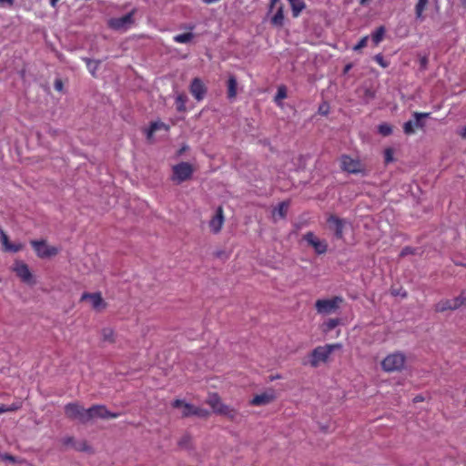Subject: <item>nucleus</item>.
Segmentation results:
<instances>
[{
    "mask_svg": "<svg viewBox=\"0 0 466 466\" xmlns=\"http://www.w3.org/2000/svg\"><path fill=\"white\" fill-rule=\"evenodd\" d=\"M206 403L212 408L216 414L224 416L231 421L238 422L241 419L238 411L236 409L224 404L218 393H210Z\"/></svg>",
    "mask_w": 466,
    "mask_h": 466,
    "instance_id": "obj_1",
    "label": "nucleus"
},
{
    "mask_svg": "<svg viewBox=\"0 0 466 466\" xmlns=\"http://www.w3.org/2000/svg\"><path fill=\"white\" fill-rule=\"evenodd\" d=\"M339 344H328L314 349L310 356V365L314 368L318 367L320 362H326L334 349H339Z\"/></svg>",
    "mask_w": 466,
    "mask_h": 466,
    "instance_id": "obj_2",
    "label": "nucleus"
},
{
    "mask_svg": "<svg viewBox=\"0 0 466 466\" xmlns=\"http://www.w3.org/2000/svg\"><path fill=\"white\" fill-rule=\"evenodd\" d=\"M173 408H182V417L197 416L199 418H208L209 411L208 410L196 407L190 403H187L182 400H175L172 402Z\"/></svg>",
    "mask_w": 466,
    "mask_h": 466,
    "instance_id": "obj_3",
    "label": "nucleus"
},
{
    "mask_svg": "<svg viewBox=\"0 0 466 466\" xmlns=\"http://www.w3.org/2000/svg\"><path fill=\"white\" fill-rule=\"evenodd\" d=\"M65 415L72 420H77L81 424H87V413L78 402H70L65 406Z\"/></svg>",
    "mask_w": 466,
    "mask_h": 466,
    "instance_id": "obj_4",
    "label": "nucleus"
},
{
    "mask_svg": "<svg viewBox=\"0 0 466 466\" xmlns=\"http://www.w3.org/2000/svg\"><path fill=\"white\" fill-rule=\"evenodd\" d=\"M173 175L171 179L176 184H181L191 178L194 168L188 162H180L172 167Z\"/></svg>",
    "mask_w": 466,
    "mask_h": 466,
    "instance_id": "obj_5",
    "label": "nucleus"
},
{
    "mask_svg": "<svg viewBox=\"0 0 466 466\" xmlns=\"http://www.w3.org/2000/svg\"><path fill=\"white\" fill-rule=\"evenodd\" d=\"M406 358L402 353L396 352L387 356L381 362L382 369L387 372L400 370L405 364Z\"/></svg>",
    "mask_w": 466,
    "mask_h": 466,
    "instance_id": "obj_6",
    "label": "nucleus"
},
{
    "mask_svg": "<svg viewBox=\"0 0 466 466\" xmlns=\"http://www.w3.org/2000/svg\"><path fill=\"white\" fill-rule=\"evenodd\" d=\"M86 413L87 423L91 422L95 419H116L119 416V413L111 412L105 405H93L86 409Z\"/></svg>",
    "mask_w": 466,
    "mask_h": 466,
    "instance_id": "obj_7",
    "label": "nucleus"
},
{
    "mask_svg": "<svg viewBox=\"0 0 466 466\" xmlns=\"http://www.w3.org/2000/svg\"><path fill=\"white\" fill-rule=\"evenodd\" d=\"M430 116V113H413V120H409L403 125V131L406 135L415 133L416 128H423L425 126L424 119Z\"/></svg>",
    "mask_w": 466,
    "mask_h": 466,
    "instance_id": "obj_8",
    "label": "nucleus"
},
{
    "mask_svg": "<svg viewBox=\"0 0 466 466\" xmlns=\"http://www.w3.org/2000/svg\"><path fill=\"white\" fill-rule=\"evenodd\" d=\"M340 167L343 171L350 174H360L364 172V167L359 159H354L348 155H342L340 157Z\"/></svg>",
    "mask_w": 466,
    "mask_h": 466,
    "instance_id": "obj_9",
    "label": "nucleus"
},
{
    "mask_svg": "<svg viewBox=\"0 0 466 466\" xmlns=\"http://www.w3.org/2000/svg\"><path fill=\"white\" fill-rule=\"evenodd\" d=\"M342 302L340 297H334L330 299H318L315 303V308L319 313L330 314L339 308Z\"/></svg>",
    "mask_w": 466,
    "mask_h": 466,
    "instance_id": "obj_10",
    "label": "nucleus"
},
{
    "mask_svg": "<svg viewBox=\"0 0 466 466\" xmlns=\"http://www.w3.org/2000/svg\"><path fill=\"white\" fill-rule=\"evenodd\" d=\"M13 270L24 283L28 285L35 283L28 266L24 261L16 260L13 266Z\"/></svg>",
    "mask_w": 466,
    "mask_h": 466,
    "instance_id": "obj_11",
    "label": "nucleus"
},
{
    "mask_svg": "<svg viewBox=\"0 0 466 466\" xmlns=\"http://www.w3.org/2000/svg\"><path fill=\"white\" fill-rule=\"evenodd\" d=\"M80 301H88L91 308L98 312L104 310L107 306L100 292H85L82 294Z\"/></svg>",
    "mask_w": 466,
    "mask_h": 466,
    "instance_id": "obj_12",
    "label": "nucleus"
},
{
    "mask_svg": "<svg viewBox=\"0 0 466 466\" xmlns=\"http://www.w3.org/2000/svg\"><path fill=\"white\" fill-rule=\"evenodd\" d=\"M30 244L34 248L39 258H45L55 256L58 250L55 247H48L45 240H31Z\"/></svg>",
    "mask_w": 466,
    "mask_h": 466,
    "instance_id": "obj_13",
    "label": "nucleus"
},
{
    "mask_svg": "<svg viewBox=\"0 0 466 466\" xmlns=\"http://www.w3.org/2000/svg\"><path fill=\"white\" fill-rule=\"evenodd\" d=\"M135 11H131L121 17L111 18L108 21V25L115 30H125L134 24Z\"/></svg>",
    "mask_w": 466,
    "mask_h": 466,
    "instance_id": "obj_14",
    "label": "nucleus"
},
{
    "mask_svg": "<svg viewBox=\"0 0 466 466\" xmlns=\"http://www.w3.org/2000/svg\"><path fill=\"white\" fill-rule=\"evenodd\" d=\"M303 239L305 241H307V243L311 246L316 253L318 254H324L327 249H328V245L326 243V241L324 240H320L319 238H318L315 234L311 231L306 233L304 236H303Z\"/></svg>",
    "mask_w": 466,
    "mask_h": 466,
    "instance_id": "obj_15",
    "label": "nucleus"
},
{
    "mask_svg": "<svg viewBox=\"0 0 466 466\" xmlns=\"http://www.w3.org/2000/svg\"><path fill=\"white\" fill-rule=\"evenodd\" d=\"M189 91L196 100L201 101L204 99L208 89L200 78L195 77L191 81Z\"/></svg>",
    "mask_w": 466,
    "mask_h": 466,
    "instance_id": "obj_16",
    "label": "nucleus"
},
{
    "mask_svg": "<svg viewBox=\"0 0 466 466\" xmlns=\"http://www.w3.org/2000/svg\"><path fill=\"white\" fill-rule=\"evenodd\" d=\"M327 223L329 225V229L333 231L335 237L339 239H341L343 238V228L345 226V220L339 218L335 215H330L327 219Z\"/></svg>",
    "mask_w": 466,
    "mask_h": 466,
    "instance_id": "obj_17",
    "label": "nucleus"
},
{
    "mask_svg": "<svg viewBox=\"0 0 466 466\" xmlns=\"http://www.w3.org/2000/svg\"><path fill=\"white\" fill-rule=\"evenodd\" d=\"M224 222L223 209L219 207L217 209L216 215L212 218L209 222V227L212 232L218 233L222 228Z\"/></svg>",
    "mask_w": 466,
    "mask_h": 466,
    "instance_id": "obj_18",
    "label": "nucleus"
},
{
    "mask_svg": "<svg viewBox=\"0 0 466 466\" xmlns=\"http://www.w3.org/2000/svg\"><path fill=\"white\" fill-rule=\"evenodd\" d=\"M274 400L273 394L262 393L256 395L250 401V405L253 406H263L270 403Z\"/></svg>",
    "mask_w": 466,
    "mask_h": 466,
    "instance_id": "obj_19",
    "label": "nucleus"
},
{
    "mask_svg": "<svg viewBox=\"0 0 466 466\" xmlns=\"http://www.w3.org/2000/svg\"><path fill=\"white\" fill-rule=\"evenodd\" d=\"M238 81L235 76L230 75L228 80V97L235 98L237 96Z\"/></svg>",
    "mask_w": 466,
    "mask_h": 466,
    "instance_id": "obj_20",
    "label": "nucleus"
},
{
    "mask_svg": "<svg viewBox=\"0 0 466 466\" xmlns=\"http://www.w3.org/2000/svg\"><path fill=\"white\" fill-rule=\"evenodd\" d=\"M434 310L442 313L446 310H455V309L453 308L451 299H441L434 305Z\"/></svg>",
    "mask_w": 466,
    "mask_h": 466,
    "instance_id": "obj_21",
    "label": "nucleus"
},
{
    "mask_svg": "<svg viewBox=\"0 0 466 466\" xmlns=\"http://www.w3.org/2000/svg\"><path fill=\"white\" fill-rule=\"evenodd\" d=\"M271 24L275 26L281 27L284 25V7L279 5L276 14L271 18Z\"/></svg>",
    "mask_w": 466,
    "mask_h": 466,
    "instance_id": "obj_22",
    "label": "nucleus"
},
{
    "mask_svg": "<svg viewBox=\"0 0 466 466\" xmlns=\"http://www.w3.org/2000/svg\"><path fill=\"white\" fill-rule=\"evenodd\" d=\"M292 15L294 17H298L301 11L306 7L304 0H289Z\"/></svg>",
    "mask_w": 466,
    "mask_h": 466,
    "instance_id": "obj_23",
    "label": "nucleus"
},
{
    "mask_svg": "<svg viewBox=\"0 0 466 466\" xmlns=\"http://www.w3.org/2000/svg\"><path fill=\"white\" fill-rule=\"evenodd\" d=\"M167 127L163 122H152L149 128L147 131V139H151L154 133H156L157 130L165 129L167 130Z\"/></svg>",
    "mask_w": 466,
    "mask_h": 466,
    "instance_id": "obj_24",
    "label": "nucleus"
},
{
    "mask_svg": "<svg viewBox=\"0 0 466 466\" xmlns=\"http://www.w3.org/2000/svg\"><path fill=\"white\" fill-rule=\"evenodd\" d=\"M187 101V96L186 94L181 93L177 96L176 106H177V110L178 112H185L187 110V107H186Z\"/></svg>",
    "mask_w": 466,
    "mask_h": 466,
    "instance_id": "obj_25",
    "label": "nucleus"
},
{
    "mask_svg": "<svg viewBox=\"0 0 466 466\" xmlns=\"http://www.w3.org/2000/svg\"><path fill=\"white\" fill-rule=\"evenodd\" d=\"M453 308L458 309L461 306L466 305V289L461 290L460 295L451 299Z\"/></svg>",
    "mask_w": 466,
    "mask_h": 466,
    "instance_id": "obj_26",
    "label": "nucleus"
},
{
    "mask_svg": "<svg viewBox=\"0 0 466 466\" xmlns=\"http://www.w3.org/2000/svg\"><path fill=\"white\" fill-rule=\"evenodd\" d=\"M385 35V27L380 26L376 29L374 33L371 35V39L375 45H378L382 39Z\"/></svg>",
    "mask_w": 466,
    "mask_h": 466,
    "instance_id": "obj_27",
    "label": "nucleus"
},
{
    "mask_svg": "<svg viewBox=\"0 0 466 466\" xmlns=\"http://www.w3.org/2000/svg\"><path fill=\"white\" fill-rule=\"evenodd\" d=\"M429 0H419L415 6V14L418 19H422V13L426 8Z\"/></svg>",
    "mask_w": 466,
    "mask_h": 466,
    "instance_id": "obj_28",
    "label": "nucleus"
},
{
    "mask_svg": "<svg viewBox=\"0 0 466 466\" xmlns=\"http://www.w3.org/2000/svg\"><path fill=\"white\" fill-rule=\"evenodd\" d=\"M84 61L86 64V66L89 70V72L92 74V76H95L96 71L97 70L100 61L99 60H93L90 58H84Z\"/></svg>",
    "mask_w": 466,
    "mask_h": 466,
    "instance_id": "obj_29",
    "label": "nucleus"
},
{
    "mask_svg": "<svg viewBox=\"0 0 466 466\" xmlns=\"http://www.w3.org/2000/svg\"><path fill=\"white\" fill-rule=\"evenodd\" d=\"M288 208H289V204L287 202H285V201L280 202L278 205V208H275L274 215H278L281 218H285L286 214H287Z\"/></svg>",
    "mask_w": 466,
    "mask_h": 466,
    "instance_id": "obj_30",
    "label": "nucleus"
},
{
    "mask_svg": "<svg viewBox=\"0 0 466 466\" xmlns=\"http://www.w3.org/2000/svg\"><path fill=\"white\" fill-rule=\"evenodd\" d=\"M104 341L113 343L115 341V333L111 328H104L101 331Z\"/></svg>",
    "mask_w": 466,
    "mask_h": 466,
    "instance_id": "obj_31",
    "label": "nucleus"
},
{
    "mask_svg": "<svg viewBox=\"0 0 466 466\" xmlns=\"http://www.w3.org/2000/svg\"><path fill=\"white\" fill-rule=\"evenodd\" d=\"M194 35L192 33H184L177 35L174 37V40L177 43H188L193 39Z\"/></svg>",
    "mask_w": 466,
    "mask_h": 466,
    "instance_id": "obj_32",
    "label": "nucleus"
},
{
    "mask_svg": "<svg viewBox=\"0 0 466 466\" xmlns=\"http://www.w3.org/2000/svg\"><path fill=\"white\" fill-rule=\"evenodd\" d=\"M287 97V88L285 86H280L279 88H278V91H277V94L275 96V102L277 104H279L280 101L284 98Z\"/></svg>",
    "mask_w": 466,
    "mask_h": 466,
    "instance_id": "obj_33",
    "label": "nucleus"
},
{
    "mask_svg": "<svg viewBox=\"0 0 466 466\" xmlns=\"http://www.w3.org/2000/svg\"><path fill=\"white\" fill-rule=\"evenodd\" d=\"M379 133L384 137L390 136L392 133V127L389 124H381L378 127Z\"/></svg>",
    "mask_w": 466,
    "mask_h": 466,
    "instance_id": "obj_34",
    "label": "nucleus"
},
{
    "mask_svg": "<svg viewBox=\"0 0 466 466\" xmlns=\"http://www.w3.org/2000/svg\"><path fill=\"white\" fill-rule=\"evenodd\" d=\"M418 56H419V63H420V70L425 71L428 68V65H429V56L428 55H424V56L418 55Z\"/></svg>",
    "mask_w": 466,
    "mask_h": 466,
    "instance_id": "obj_35",
    "label": "nucleus"
},
{
    "mask_svg": "<svg viewBox=\"0 0 466 466\" xmlns=\"http://www.w3.org/2000/svg\"><path fill=\"white\" fill-rule=\"evenodd\" d=\"M376 96L375 91L370 88H365L363 99L366 103H369L370 100L374 99Z\"/></svg>",
    "mask_w": 466,
    "mask_h": 466,
    "instance_id": "obj_36",
    "label": "nucleus"
},
{
    "mask_svg": "<svg viewBox=\"0 0 466 466\" xmlns=\"http://www.w3.org/2000/svg\"><path fill=\"white\" fill-rule=\"evenodd\" d=\"M393 154H394V151H393L392 148L389 147V148L385 149V151H384V160H385L386 164H388L390 162H392L394 160Z\"/></svg>",
    "mask_w": 466,
    "mask_h": 466,
    "instance_id": "obj_37",
    "label": "nucleus"
},
{
    "mask_svg": "<svg viewBox=\"0 0 466 466\" xmlns=\"http://www.w3.org/2000/svg\"><path fill=\"white\" fill-rule=\"evenodd\" d=\"M326 331H330L333 329H335L339 325V319H330L326 323Z\"/></svg>",
    "mask_w": 466,
    "mask_h": 466,
    "instance_id": "obj_38",
    "label": "nucleus"
},
{
    "mask_svg": "<svg viewBox=\"0 0 466 466\" xmlns=\"http://www.w3.org/2000/svg\"><path fill=\"white\" fill-rule=\"evenodd\" d=\"M62 443L66 446V447H72V448H75L76 444V440L74 439V437H71V436H67V437H65L63 440H62Z\"/></svg>",
    "mask_w": 466,
    "mask_h": 466,
    "instance_id": "obj_39",
    "label": "nucleus"
},
{
    "mask_svg": "<svg viewBox=\"0 0 466 466\" xmlns=\"http://www.w3.org/2000/svg\"><path fill=\"white\" fill-rule=\"evenodd\" d=\"M369 36H363L359 43L353 47V50L359 51L367 46Z\"/></svg>",
    "mask_w": 466,
    "mask_h": 466,
    "instance_id": "obj_40",
    "label": "nucleus"
},
{
    "mask_svg": "<svg viewBox=\"0 0 466 466\" xmlns=\"http://www.w3.org/2000/svg\"><path fill=\"white\" fill-rule=\"evenodd\" d=\"M375 61L381 66L383 68H386L389 66V63L385 61L383 56L381 54H378L374 56Z\"/></svg>",
    "mask_w": 466,
    "mask_h": 466,
    "instance_id": "obj_41",
    "label": "nucleus"
},
{
    "mask_svg": "<svg viewBox=\"0 0 466 466\" xmlns=\"http://www.w3.org/2000/svg\"><path fill=\"white\" fill-rule=\"evenodd\" d=\"M0 235H1V241L4 246V248H5V250H6L7 246L11 244L9 242V238L3 229H0Z\"/></svg>",
    "mask_w": 466,
    "mask_h": 466,
    "instance_id": "obj_42",
    "label": "nucleus"
},
{
    "mask_svg": "<svg viewBox=\"0 0 466 466\" xmlns=\"http://www.w3.org/2000/svg\"><path fill=\"white\" fill-rule=\"evenodd\" d=\"M23 248L22 244H10L7 246L6 251L18 252Z\"/></svg>",
    "mask_w": 466,
    "mask_h": 466,
    "instance_id": "obj_43",
    "label": "nucleus"
},
{
    "mask_svg": "<svg viewBox=\"0 0 466 466\" xmlns=\"http://www.w3.org/2000/svg\"><path fill=\"white\" fill-rule=\"evenodd\" d=\"M415 253V249L413 248H410V247H405L404 248H402V250L400 251V257H405V256H408V255H412Z\"/></svg>",
    "mask_w": 466,
    "mask_h": 466,
    "instance_id": "obj_44",
    "label": "nucleus"
},
{
    "mask_svg": "<svg viewBox=\"0 0 466 466\" xmlns=\"http://www.w3.org/2000/svg\"><path fill=\"white\" fill-rule=\"evenodd\" d=\"M87 448H88V446H87L86 442V441H81V442H79V443H77V442H76V446H75V448H74V449H75L76 451H86V450H87Z\"/></svg>",
    "mask_w": 466,
    "mask_h": 466,
    "instance_id": "obj_45",
    "label": "nucleus"
},
{
    "mask_svg": "<svg viewBox=\"0 0 466 466\" xmlns=\"http://www.w3.org/2000/svg\"><path fill=\"white\" fill-rule=\"evenodd\" d=\"M63 82L61 79L57 78L56 79L55 83H54V86H55V89L61 92L63 90Z\"/></svg>",
    "mask_w": 466,
    "mask_h": 466,
    "instance_id": "obj_46",
    "label": "nucleus"
},
{
    "mask_svg": "<svg viewBox=\"0 0 466 466\" xmlns=\"http://www.w3.org/2000/svg\"><path fill=\"white\" fill-rule=\"evenodd\" d=\"M328 111H329V106L328 105H321L319 107V114L321 115H327L328 114Z\"/></svg>",
    "mask_w": 466,
    "mask_h": 466,
    "instance_id": "obj_47",
    "label": "nucleus"
},
{
    "mask_svg": "<svg viewBox=\"0 0 466 466\" xmlns=\"http://www.w3.org/2000/svg\"><path fill=\"white\" fill-rule=\"evenodd\" d=\"M214 256L218 258H227V254L224 250H218L214 253Z\"/></svg>",
    "mask_w": 466,
    "mask_h": 466,
    "instance_id": "obj_48",
    "label": "nucleus"
},
{
    "mask_svg": "<svg viewBox=\"0 0 466 466\" xmlns=\"http://www.w3.org/2000/svg\"><path fill=\"white\" fill-rule=\"evenodd\" d=\"M15 3V0H0V5H8L9 6H12Z\"/></svg>",
    "mask_w": 466,
    "mask_h": 466,
    "instance_id": "obj_49",
    "label": "nucleus"
},
{
    "mask_svg": "<svg viewBox=\"0 0 466 466\" xmlns=\"http://www.w3.org/2000/svg\"><path fill=\"white\" fill-rule=\"evenodd\" d=\"M4 460L9 461H12V462L15 461V458L13 455H10V454H5L4 456Z\"/></svg>",
    "mask_w": 466,
    "mask_h": 466,
    "instance_id": "obj_50",
    "label": "nucleus"
},
{
    "mask_svg": "<svg viewBox=\"0 0 466 466\" xmlns=\"http://www.w3.org/2000/svg\"><path fill=\"white\" fill-rule=\"evenodd\" d=\"M352 68V64H347L345 66H344V69H343V74H347L349 73V71Z\"/></svg>",
    "mask_w": 466,
    "mask_h": 466,
    "instance_id": "obj_51",
    "label": "nucleus"
},
{
    "mask_svg": "<svg viewBox=\"0 0 466 466\" xmlns=\"http://www.w3.org/2000/svg\"><path fill=\"white\" fill-rule=\"evenodd\" d=\"M188 149V147L187 146H183L177 152V154L180 156L182 155L184 152H186L187 150Z\"/></svg>",
    "mask_w": 466,
    "mask_h": 466,
    "instance_id": "obj_52",
    "label": "nucleus"
},
{
    "mask_svg": "<svg viewBox=\"0 0 466 466\" xmlns=\"http://www.w3.org/2000/svg\"><path fill=\"white\" fill-rule=\"evenodd\" d=\"M460 135L461 136V137L465 138L466 137V126L461 130L460 132Z\"/></svg>",
    "mask_w": 466,
    "mask_h": 466,
    "instance_id": "obj_53",
    "label": "nucleus"
},
{
    "mask_svg": "<svg viewBox=\"0 0 466 466\" xmlns=\"http://www.w3.org/2000/svg\"><path fill=\"white\" fill-rule=\"evenodd\" d=\"M6 406L4 404H0V413L6 412Z\"/></svg>",
    "mask_w": 466,
    "mask_h": 466,
    "instance_id": "obj_54",
    "label": "nucleus"
},
{
    "mask_svg": "<svg viewBox=\"0 0 466 466\" xmlns=\"http://www.w3.org/2000/svg\"><path fill=\"white\" fill-rule=\"evenodd\" d=\"M6 411H13V410H17V407L13 405V406H10V407H6Z\"/></svg>",
    "mask_w": 466,
    "mask_h": 466,
    "instance_id": "obj_55",
    "label": "nucleus"
},
{
    "mask_svg": "<svg viewBox=\"0 0 466 466\" xmlns=\"http://www.w3.org/2000/svg\"><path fill=\"white\" fill-rule=\"evenodd\" d=\"M58 1H59V0H50V5H51V6H52V7H56V5H57V2H58Z\"/></svg>",
    "mask_w": 466,
    "mask_h": 466,
    "instance_id": "obj_56",
    "label": "nucleus"
},
{
    "mask_svg": "<svg viewBox=\"0 0 466 466\" xmlns=\"http://www.w3.org/2000/svg\"><path fill=\"white\" fill-rule=\"evenodd\" d=\"M279 0H271L270 1V9L279 2Z\"/></svg>",
    "mask_w": 466,
    "mask_h": 466,
    "instance_id": "obj_57",
    "label": "nucleus"
},
{
    "mask_svg": "<svg viewBox=\"0 0 466 466\" xmlns=\"http://www.w3.org/2000/svg\"><path fill=\"white\" fill-rule=\"evenodd\" d=\"M423 400V399H422V397H420V396H417V397L414 399V401H416V402H417V401H420V400Z\"/></svg>",
    "mask_w": 466,
    "mask_h": 466,
    "instance_id": "obj_58",
    "label": "nucleus"
},
{
    "mask_svg": "<svg viewBox=\"0 0 466 466\" xmlns=\"http://www.w3.org/2000/svg\"><path fill=\"white\" fill-rule=\"evenodd\" d=\"M458 265L464 266V264H462L461 262H459ZM465 267H466V265H465Z\"/></svg>",
    "mask_w": 466,
    "mask_h": 466,
    "instance_id": "obj_59",
    "label": "nucleus"
}]
</instances>
